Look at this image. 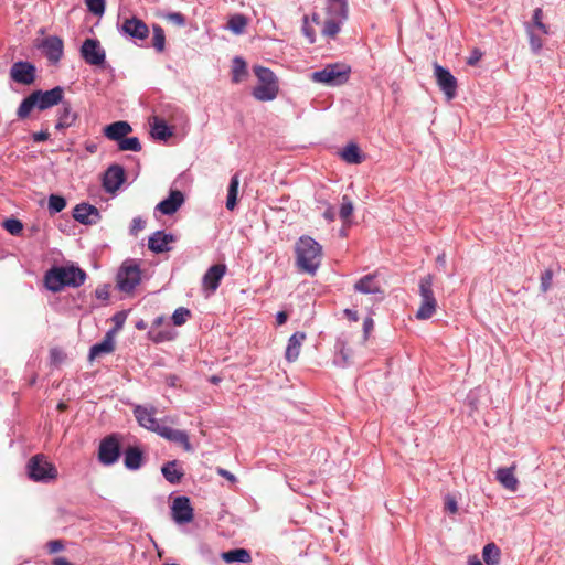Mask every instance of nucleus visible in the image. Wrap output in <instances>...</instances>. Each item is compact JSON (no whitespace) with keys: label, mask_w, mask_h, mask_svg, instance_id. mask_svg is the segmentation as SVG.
<instances>
[{"label":"nucleus","mask_w":565,"mask_h":565,"mask_svg":"<svg viewBox=\"0 0 565 565\" xmlns=\"http://www.w3.org/2000/svg\"><path fill=\"white\" fill-rule=\"evenodd\" d=\"M86 274L75 265L54 266L44 276L45 287L57 292L65 287H79L84 284Z\"/></svg>","instance_id":"1"},{"label":"nucleus","mask_w":565,"mask_h":565,"mask_svg":"<svg viewBox=\"0 0 565 565\" xmlns=\"http://www.w3.org/2000/svg\"><path fill=\"white\" fill-rule=\"evenodd\" d=\"M63 97L64 89L61 86H56L50 90H34L21 102L17 110V116L19 119H25L34 108L39 110L49 109L62 103Z\"/></svg>","instance_id":"2"},{"label":"nucleus","mask_w":565,"mask_h":565,"mask_svg":"<svg viewBox=\"0 0 565 565\" xmlns=\"http://www.w3.org/2000/svg\"><path fill=\"white\" fill-rule=\"evenodd\" d=\"M295 252L298 268L315 275L322 260V246L310 236H301L296 243Z\"/></svg>","instance_id":"3"},{"label":"nucleus","mask_w":565,"mask_h":565,"mask_svg":"<svg viewBox=\"0 0 565 565\" xmlns=\"http://www.w3.org/2000/svg\"><path fill=\"white\" fill-rule=\"evenodd\" d=\"M258 84L253 88L252 95L260 102L274 100L279 93V82L275 73L264 66H254Z\"/></svg>","instance_id":"4"},{"label":"nucleus","mask_w":565,"mask_h":565,"mask_svg":"<svg viewBox=\"0 0 565 565\" xmlns=\"http://www.w3.org/2000/svg\"><path fill=\"white\" fill-rule=\"evenodd\" d=\"M351 73L350 66L343 63L328 64L322 70L313 72L310 77L315 83L327 86H340L348 82Z\"/></svg>","instance_id":"5"},{"label":"nucleus","mask_w":565,"mask_h":565,"mask_svg":"<svg viewBox=\"0 0 565 565\" xmlns=\"http://www.w3.org/2000/svg\"><path fill=\"white\" fill-rule=\"evenodd\" d=\"M420 306L416 312V318L427 320L433 317L437 308V300L433 291V277L427 275L419 281Z\"/></svg>","instance_id":"6"},{"label":"nucleus","mask_w":565,"mask_h":565,"mask_svg":"<svg viewBox=\"0 0 565 565\" xmlns=\"http://www.w3.org/2000/svg\"><path fill=\"white\" fill-rule=\"evenodd\" d=\"M29 477L36 482H51L57 478V469L43 455L33 456L28 462Z\"/></svg>","instance_id":"7"},{"label":"nucleus","mask_w":565,"mask_h":565,"mask_svg":"<svg viewBox=\"0 0 565 565\" xmlns=\"http://www.w3.org/2000/svg\"><path fill=\"white\" fill-rule=\"evenodd\" d=\"M348 18V3L342 1L339 4L328 6V19L322 28V35L334 38L341 30V25Z\"/></svg>","instance_id":"8"},{"label":"nucleus","mask_w":565,"mask_h":565,"mask_svg":"<svg viewBox=\"0 0 565 565\" xmlns=\"http://www.w3.org/2000/svg\"><path fill=\"white\" fill-rule=\"evenodd\" d=\"M141 275L138 265L125 262L117 275V286L121 291L130 292L140 282Z\"/></svg>","instance_id":"9"},{"label":"nucleus","mask_w":565,"mask_h":565,"mask_svg":"<svg viewBox=\"0 0 565 565\" xmlns=\"http://www.w3.org/2000/svg\"><path fill=\"white\" fill-rule=\"evenodd\" d=\"M434 75L438 87L444 93L447 100H451L457 95V79L456 77L445 67L438 63L434 64Z\"/></svg>","instance_id":"10"},{"label":"nucleus","mask_w":565,"mask_h":565,"mask_svg":"<svg viewBox=\"0 0 565 565\" xmlns=\"http://www.w3.org/2000/svg\"><path fill=\"white\" fill-rule=\"evenodd\" d=\"M119 32L134 41H143L149 36L148 25L139 18H126L119 26Z\"/></svg>","instance_id":"11"},{"label":"nucleus","mask_w":565,"mask_h":565,"mask_svg":"<svg viewBox=\"0 0 565 565\" xmlns=\"http://www.w3.org/2000/svg\"><path fill=\"white\" fill-rule=\"evenodd\" d=\"M81 55L90 65H102L105 62L106 53L96 39H86L81 47Z\"/></svg>","instance_id":"12"},{"label":"nucleus","mask_w":565,"mask_h":565,"mask_svg":"<svg viewBox=\"0 0 565 565\" xmlns=\"http://www.w3.org/2000/svg\"><path fill=\"white\" fill-rule=\"evenodd\" d=\"M225 274L226 266L224 264L213 265L206 270L202 278V290L206 297L216 291Z\"/></svg>","instance_id":"13"},{"label":"nucleus","mask_w":565,"mask_h":565,"mask_svg":"<svg viewBox=\"0 0 565 565\" xmlns=\"http://www.w3.org/2000/svg\"><path fill=\"white\" fill-rule=\"evenodd\" d=\"M172 519L178 524L190 523L193 520V508L186 497H177L171 507Z\"/></svg>","instance_id":"14"},{"label":"nucleus","mask_w":565,"mask_h":565,"mask_svg":"<svg viewBox=\"0 0 565 565\" xmlns=\"http://www.w3.org/2000/svg\"><path fill=\"white\" fill-rule=\"evenodd\" d=\"M10 76L15 83L31 85L35 81V67L29 62H15L11 66Z\"/></svg>","instance_id":"15"},{"label":"nucleus","mask_w":565,"mask_h":565,"mask_svg":"<svg viewBox=\"0 0 565 565\" xmlns=\"http://www.w3.org/2000/svg\"><path fill=\"white\" fill-rule=\"evenodd\" d=\"M125 182V170L118 164L110 166L104 173L103 188L108 193H115Z\"/></svg>","instance_id":"16"},{"label":"nucleus","mask_w":565,"mask_h":565,"mask_svg":"<svg viewBox=\"0 0 565 565\" xmlns=\"http://www.w3.org/2000/svg\"><path fill=\"white\" fill-rule=\"evenodd\" d=\"M134 415L140 426L157 434L163 426L162 424H159L158 420L156 419V409L153 407H145L137 405L134 409Z\"/></svg>","instance_id":"17"},{"label":"nucleus","mask_w":565,"mask_h":565,"mask_svg":"<svg viewBox=\"0 0 565 565\" xmlns=\"http://www.w3.org/2000/svg\"><path fill=\"white\" fill-rule=\"evenodd\" d=\"M119 454V443L116 437L109 436L100 443L98 458L102 463L113 465L117 461Z\"/></svg>","instance_id":"18"},{"label":"nucleus","mask_w":565,"mask_h":565,"mask_svg":"<svg viewBox=\"0 0 565 565\" xmlns=\"http://www.w3.org/2000/svg\"><path fill=\"white\" fill-rule=\"evenodd\" d=\"M158 435L171 443L182 446L183 449L188 452L193 451V447L190 443L189 435L184 430L174 429L163 425L160 428Z\"/></svg>","instance_id":"19"},{"label":"nucleus","mask_w":565,"mask_h":565,"mask_svg":"<svg viewBox=\"0 0 565 565\" xmlns=\"http://www.w3.org/2000/svg\"><path fill=\"white\" fill-rule=\"evenodd\" d=\"M61 107L57 110V121L55 124L56 130H65L72 127L77 120V113L73 109L70 102L62 100Z\"/></svg>","instance_id":"20"},{"label":"nucleus","mask_w":565,"mask_h":565,"mask_svg":"<svg viewBox=\"0 0 565 565\" xmlns=\"http://www.w3.org/2000/svg\"><path fill=\"white\" fill-rule=\"evenodd\" d=\"M183 202V193L179 190H174L170 192V195L167 199L162 200L156 206V210L162 213L163 215H172L181 207Z\"/></svg>","instance_id":"21"},{"label":"nucleus","mask_w":565,"mask_h":565,"mask_svg":"<svg viewBox=\"0 0 565 565\" xmlns=\"http://www.w3.org/2000/svg\"><path fill=\"white\" fill-rule=\"evenodd\" d=\"M174 236L163 231H158L149 237L148 247L154 253H163L171 249Z\"/></svg>","instance_id":"22"},{"label":"nucleus","mask_w":565,"mask_h":565,"mask_svg":"<svg viewBox=\"0 0 565 565\" xmlns=\"http://www.w3.org/2000/svg\"><path fill=\"white\" fill-rule=\"evenodd\" d=\"M131 126L127 121H115L104 128L106 138L119 142L124 137L131 132Z\"/></svg>","instance_id":"23"},{"label":"nucleus","mask_w":565,"mask_h":565,"mask_svg":"<svg viewBox=\"0 0 565 565\" xmlns=\"http://www.w3.org/2000/svg\"><path fill=\"white\" fill-rule=\"evenodd\" d=\"M306 340V333L298 331L295 332L288 340L287 348L285 351V359L288 362H295L300 354V350L303 341Z\"/></svg>","instance_id":"24"},{"label":"nucleus","mask_w":565,"mask_h":565,"mask_svg":"<svg viewBox=\"0 0 565 565\" xmlns=\"http://www.w3.org/2000/svg\"><path fill=\"white\" fill-rule=\"evenodd\" d=\"M43 51L51 62H58L63 55V41L57 36H50L43 41Z\"/></svg>","instance_id":"25"},{"label":"nucleus","mask_w":565,"mask_h":565,"mask_svg":"<svg viewBox=\"0 0 565 565\" xmlns=\"http://www.w3.org/2000/svg\"><path fill=\"white\" fill-rule=\"evenodd\" d=\"M73 216L82 224H92L99 216V213L95 206L82 203L75 206Z\"/></svg>","instance_id":"26"},{"label":"nucleus","mask_w":565,"mask_h":565,"mask_svg":"<svg viewBox=\"0 0 565 565\" xmlns=\"http://www.w3.org/2000/svg\"><path fill=\"white\" fill-rule=\"evenodd\" d=\"M114 331H108L102 342L94 344L89 351V359L94 360L103 354L111 353L115 349Z\"/></svg>","instance_id":"27"},{"label":"nucleus","mask_w":565,"mask_h":565,"mask_svg":"<svg viewBox=\"0 0 565 565\" xmlns=\"http://www.w3.org/2000/svg\"><path fill=\"white\" fill-rule=\"evenodd\" d=\"M150 127L151 136L157 140L166 141L173 135L172 128L169 127L163 119L157 116L152 117Z\"/></svg>","instance_id":"28"},{"label":"nucleus","mask_w":565,"mask_h":565,"mask_svg":"<svg viewBox=\"0 0 565 565\" xmlns=\"http://www.w3.org/2000/svg\"><path fill=\"white\" fill-rule=\"evenodd\" d=\"M497 480L508 490L514 492L518 489L519 481L514 475V466L509 468H499L495 472Z\"/></svg>","instance_id":"29"},{"label":"nucleus","mask_w":565,"mask_h":565,"mask_svg":"<svg viewBox=\"0 0 565 565\" xmlns=\"http://www.w3.org/2000/svg\"><path fill=\"white\" fill-rule=\"evenodd\" d=\"M354 289L361 294H377L381 292V286L374 275H366L359 279Z\"/></svg>","instance_id":"30"},{"label":"nucleus","mask_w":565,"mask_h":565,"mask_svg":"<svg viewBox=\"0 0 565 565\" xmlns=\"http://www.w3.org/2000/svg\"><path fill=\"white\" fill-rule=\"evenodd\" d=\"M175 337L177 332L169 324L158 329L150 328L148 331V338L154 343L172 341Z\"/></svg>","instance_id":"31"},{"label":"nucleus","mask_w":565,"mask_h":565,"mask_svg":"<svg viewBox=\"0 0 565 565\" xmlns=\"http://www.w3.org/2000/svg\"><path fill=\"white\" fill-rule=\"evenodd\" d=\"M221 558L228 564L235 562L249 563L252 559L249 552L245 548H234L227 552H223L221 554Z\"/></svg>","instance_id":"32"},{"label":"nucleus","mask_w":565,"mask_h":565,"mask_svg":"<svg viewBox=\"0 0 565 565\" xmlns=\"http://www.w3.org/2000/svg\"><path fill=\"white\" fill-rule=\"evenodd\" d=\"M341 158L350 164H359L363 161V154L355 143H350L340 152Z\"/></svg>","instance_id":"33"},{"label":"nucleus","mask_w":565,"mask_h":565,"mask_svg":"<svg viewBox=\"0 0 565 565\" xmlns=\"http://www.w3.org/2000/svg\"><path fill=\"white\" fill-rule=\"evenodd\" d=\"M246 77H247L246 62L239 56L234 57L233 65H232V81L234 83H241Z\"/></svg>","instance_id":"34"},{"label":"nucleus","mask_w":565,"mask_h":565,"mask_svg":"<svg viewBox=\"0 0 565 565\" xmlns=\"http://www.w3.org/2000/svg\"><path fill=\"white\" fill-rule=\"evenodd\" d=\"M501 552L494 543H488L483 546L482 558L487 565H498Z\"/></svg>","instance_id":"35"},{"label":"nucleus","mask_w":565,"mask_h":565,"mask_svg":"<svg viewBox=\"0 0 565 565\" xmlns=\"http://www.w3.org/2000/svg\"><path fill=\"white\" fill-rule=\"evenodd\" d=\"M163 477L170 482V483H178L183 473L178 469V463L175 460L168 462L164 465L161 469Z\"/></svg>","instance_id":"36"},{"label":"nucleus","mask_w":565,"mask_h":565,"mask_svg":"<svg viewBox=\"0 0 565 565\" xmlns=\"http://www.w3.org/2000/svg\"><path fill=\"white\" fill-rule=\"evenodd\" d=\"M525 26H532L536 32L541 34H548V26L543 22V10L536 8L533 12L531 22H527Z\"/></svg>","instance_id":"37"},{"label":"nucleus","mask_w":565,"mask_h":565,"mask_svg":"<svg viewBox=\"0 0 565 565\" xmlns=\"http://www.w3.org/2000/svg\"><path fill=\"white\" fill-rule=\"evenodd\" d=\"M238 185H239V179L238 175L235 174L232 177L227 190V200H226V207L232 211L236 206L237 202V194H238Z\"/></svg>","instance_id":"38"},{"label":"nucleus","mask_w":565,"mask_h":565,"mask_svg":"<svg viewBox=\"0 0 565 565\" xmlns=\"http://www.w3.org/2000/svg\"><path fill=\"white\" fill-rule=\"evenodd\" d=\"M142 461L141 451L137 448H129L125 452V466L128 469L136 470L140 468Z\"/></svg>","instance_id":"39"},{"label":"nucleus","mask_w":565,"mask_h":565,"mask_svg":"<svg viewBox=\"0 0 565 565\" xmlns=\"http://www.w3.org/2000/svg\"><path fill=\"white\" fill-rule=\"evenodd\" d=\"M247 25V19L243 14H234L228 19L227 28L234 34L239 35L244 33Z\"/></svg>","instance_id":"40"},{"label":"nucleus","mask_w":565,"mask_h":565,"mask_svg":"<svg viewBox=\"0 0 565 565\" xmlns=\"http://www.w3.org/2000/svg\"><path fill=\"white\" fill-rule=\"evenodd\" d=\"M118 148L121 151L137 152V151L141 150V145L137 137H127L126 136L118 142Z\"/></svg>","instance_id":"41"},{"label":"nucleus","mask_w":565,"mask_h":565,"mask_svg":"<svg viewBox=\"0 0 565 565\" xmlns=\"http://www.w3.org/2000/svg\"><path fill=\"white\" fill-rule=\"evenodd\" d=\"M525 30L529 36L531 50L534 53H539L543 47V41L541 39L542 34L540 32H536L532 26H525Z\"/></svg>","instance_id":"42"},{"label":"nucleus","mask_w":565,"mask_h":565,"mask_svg":"<svg viewBox=\"0 0 565 565\" xmlns=\"http://www.w3.org/2000/svg\"><path fill=\"white\" fill-rule=\"evenodd\" d=\"M153 36H152V46L158 51L162 52L166 46V35L164 31L160 25L154 24L152 28Z\"/></svg>","instance_id":"43"},{"label":"nucleus","mask_w":565,"mask_h":565,"mask_svg":"<svg viewBox=\"0 0 565 565\" xmlns=\"http://www.w3.org/2000/svg\"><path fill=\"white\" fill-rule=\"evenodd\" d=\"M49 211L50 213L52 214H55V213H58L61 211H63L66 206V200L61 196V195H56V194H51L49 196Z\"/></svg>","instance_id":"44"},{"label":"nucleus","mask_w":565,"mask_h":565,"mask_svg":"<svg viewBox=\"0 0 565 565\" xmlns=\"http://www.w3.org/2000/svg\"><path fill=\"white\" fill-rule=\"evenodd\" d=\"M353 210L352 201L347 195H343L339 214L344 224L349 223V218L352 215Z\"/></svg>","instance_id":"45"},{"label":"nucleus","mask_w":565,"mask_h":565,"mask_svg":"<svg viewBox=\"0 0 565 565\" xmlns=\"http://www.w3.org/2000/svg\"><path fill=\"white\" fill-rule=\"evenodd\" d=\"M190 316H191L190 310L184 307H180V308L175 309L172 315L173 324L178 326V327L184 324Z\"/></svg>","instance_id":"46"},{"label":"nucleus","mask_w":565,"mask_h":565,"mask_svg":"<svg viewBox=\"0 0 565 565\" xmlns=\"http://www.w3.org/2000/svg\"><path fill=\"white\" fill-rule=\"evenodd\" d=\"M88 10L96 14L102 15L105 11V0H85Z\"/></svg>","instance_id":"47"},{"label":"nucleus","mask_w":565,"mask_h":565,"mask_svg":"<svg viewBox=\"0 0 565 565\" xmlns=\"http://www.w3.org/2000/svg\"><path fill=\"white\" fill-rule=\"evenodd\" d=\"M4 228L12 235H19L23 230V225L19 220L10 218L4 222Z\"/></svg>","instance_id":"48"},{"label":"nucleus","mask_w":565,"mask_h":565,"mask_svg":"<svg viewBox=\"0 0 565 565\" xmlns=\"http://www.w3.org/2000/svg\"><path fill=\"white\" fill-rule=\"evenodd\" d=\"M302 32H303L305 36L308 39L309 43H315L316 35H315L313 29L309 24L308 17L303 18Z\"/></svg>","instance_id":"49"},{"label":"nucleus","mask_w":565,"mask_h":565,"mask_svg":"<svg viewBox=\"0 0 565 565\" xmlns=\"http://www.w3.org/2000/svg\"><path fill=\"white\" fill-rule=\"evenodd\" d=\"M146 226V222L141 217H135L131 222L130 232L134 235H137L140 231H142Z\"/></svg>","instance_id":"50"},{"label":"nucleus","mask_w":565,"mask_h":565,"mask_svg":"<svg viewBox=\"0 0 565 565\" xmlns=\"http://www.w3.org/2000/svg\"><path fill=\"white\" fill-rule=\"evenodd\" d=\"M445 509L452 514L458 511L457 501L452 495H447L445 498Z\"/></svg>","instance_id":"51"},{"label":"nucleus","mask_w":565,"mask_h":565,"mask_svg":"<svg viewBox=\"0 0 565 565\" xmlns=\"http://www.w3.org/2000/svg\"><path fill=\"white\" fill-rule=\"evenodd\" d=\"M47 551L51 554L57 553L64 548V544L61 540L50 541L46 544Z\"/></svg>","instance_id":"52"},{"label":"nucleus","mask_w":565,"mask_h":565,"mask_svg":"<svg viewBox=\"0 0 565 565\" xmlns=\"http://www.w3.org/2000/svg\"><path fill=\"white\" fill-rule=\"evenodd\" d=\"M551 281H552V273L545 271L541 277V289L543 291H547L551 287Z\"/></svg>","instance_id":"53"},{"label":"nucleus","mask_w":565,"mask_h":565,"mask_svg":"<svg viewBox=\"0 0 565 565\" xmlns=\"http://www.w3.org/2000/svg\"><path fill=\"white\" fill-rule=\"evenodd\" d=\"M374 328V321L371 317H367L364 319L363 321V333H364V339L366 340L370 335V333L372 332Z\"/></svg>","instance_id":"54"},{"label":"nucleus","mask_w":565,"mask_h":565,"mask_svg":"<svg viewBox=\"0 0 565 565\" xmlns=\"http://www.w3.org/2000/svg\"><path fill=\"white\" fill-rule=\"evenodd\" d=\"M50 137V134L47 131H39V132H34L32 135V138L35 142H42V141H45L47 140Z\"/></svg>","instance_id":"55"},{"label":"nucleus","mask_w":565,"mask_h":565,"mask_svg":"<svg viewBox=\"0 0 565 565\" xmlns=\"http://www.w3.org/2000/svg\"><path fill=\"white\" fill-rule=\"evenodd\" d=\"M323 217L328 221V222H333L334 218H335V212H334V209L333 206L331 205H328L326 211L323 212Z\"/></svg>","instance_id":"56"},{"label":"nucleus","mask_w":565,"mask_h":565,"mask_svg":"<svg viewBox=\"0 0 565 565\" xmlns=\"http://www.w3.org/2000/svg\"><path fill=\"white\" fill-rule=\"evenodd\" d=\"M126 320V316L122 312H119L114 316V321L116 323V330L120 329Z\"/></svg>","instance_id":"57"},{"label":"nucleus","mask_w":565,"mask_h":565,"mask_svg":"<svg viewBox=\"0 0 565 565\" xmlns=\"http://www.w3.org/2000/svg\"><path fill=\"white\" fill-rule=\"evenodd\" d=\"M170 20L175 22L177 24L179 25H183L184 24V17L181 14V13H171L169 15Z\"/></svg>","instance_id":"58"},{"label":"nucleus","mask_w":565,"mask_h":565,"mask_svg":"<svg viewBox=\"0 0 565 565\" xmlns=\"http://www.w3.org/2000/svg\"><path fill=\"white\" fill-rule=\"evenodd\" d=\"M217 472H218L220 476L226 478L227 480H230L232 482L236 481V477L233 473H231L230 471H227V470H225L223 468H220L217 470Z\"/></svg>","instance_id":"59"},{"label":"nucleus","mask_w":565,"mask_h":565,"mask_svg":"<svg viewBox=\"0 0 565 565\" xmlns=\"http://www.w3.org/2000/svg\"><path fill=\"white\" fill-rule=\"evenodd\" d=\"M288 319V316L285 311H279L276 315V321L278 326H282Z\"/></svg>","instance_id":"60"},{"label":"nucleus","mask_w":565,"mask_h":565,"mask_svg":"<svg viewBox=\"0 0 565 565\" xmlns=\"http://www.w3.org/2000/svg\"><path fill=\"white\" fill-rule=\"evenodd\" d=\"M344 315L348 317V319H350L351 321H358L359 320V316H358V312L355 310H352V309H345L344 310Z\"/></svg>","instance_id":"61"},{"label":"nucleus","mask_w":565,"mask_h":565,"mask_svg":"<svg viewBox=\"0 0 565 565\" xmlns=\"http://www.w3.org/2000/svg\"><path fill=\"white\" fill-rule=\"evenodd\" d=\"M51 359L53 362H60L62 360V353L57 349L51 350Z\"/></svg>","instance_id":"62"},{"label":"nucleus","mask_w":565,"mask_h":565,"mask_svg":"<svg viewBox=\"0 0 565 565\" xmlns=\"http://www.w3.org/2000/svg\"><path fill=\"white\" fill-rule=\"evenodd\" d=\"M164 320H166V319H164V317H163V316L157 317V318L153 320V322H152V324H151V328H156V329H158V328H162V327H164V326H163Z\"/></svg>","instance_id":"63"},{"label":"nucleus","mask_w":565,"mask_h":565,"mask_svg":"<svg viewBox=\"0 0 565 565\" xmlns=\"http://www.w3.org/2000/svg\"><path fill=\"white\" fill-rule=\"evenodd\" d=\"M53 565H72L65 557H56L53 559Z\"/></svg>","instance_id":"64"}]
</instances>
